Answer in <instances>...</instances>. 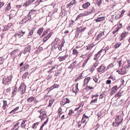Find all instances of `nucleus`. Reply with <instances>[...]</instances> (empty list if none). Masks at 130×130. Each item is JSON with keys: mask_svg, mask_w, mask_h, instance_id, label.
Here are the masks:
<instances>
[{"mask_svg": "<svg viewBox=\"0 0 130 130\" xmlns=\"http://www.w3.org/2000/svg\"><path fill=\"white\" fill-rule=\"evenodd\" d=\"M19 107H17L16 108H15L14 109H13L12 111H11L10 112V114H11V113H16V111H17V110H19Z\"/></svg>", "mask_w": 130, "mask_h": 130, "instance_id": "nucleus-34", "label": "nucleus"}, {"mask_svg": "<svg viewBox=\"0 0 130 130\" xmlns=\"http://www.w3.org/2000/svg\"><path fill=\"white\" fill-rule=\"evenodd\" d=\"M38 124H39V122H38L35 123L32 125V128H36V127H37V126L38 125Z\"/></svg>", "mask_w": 130, "mask_h": 130, "instance_id": "nucleus-39", "label": "nucleus"}, {"mask_svg": "<svg viewBox=\"0 0 130 130\" xmlns=\"http://www.w3.org/2000/svg\"><path fill=\"white\" fill-rule=\"evenodd\" d=\"M29 68V65L28 64H25L24 67H22L21 69H23V70H26Z\"/></svg>", "mask_w": 130, "mask_h": 130, "instance_id": "nucleus-54", "label": "nucleus"}, {"mask_svg": "<svg viewBox=\"0 0 130 130\" xmlns=\"http://www.w3.org/2000/svg\"><path fill=\"white\" fill-rule=\"evenodd\" d=\"M11 8L12 7H11V3H9L5 8V11L9 12V11L11 10Z\"/></svg>", "mask_w": 130, "mask_h": 130, "instance_id": "nucleus-30", "label": "nucleus"}, {"mask_svg": "<svg viewBox=\"0 0 130 130\" xmlns=\"http://www.w3.org/2000/svg\"><path fill=\"white\" fill-rule=\"evenodd\" d=\"M4 61H5V58L1 57H0V66L1 64H3V63H4Z\"/></svg>", "mask_w": 130, "mask_h": 130, "instance_id": "nucleus-48", "label": "nucleus"}, {"mask_svg": "<svg viewBox=\"0 0 130 130\" xmlns=\"http://www.w3.org/2000/svg\"><path fill=\"white\" fill-rule=\"evenodd\" d=\"M102 4V0H96L97 6H100V5Z\"/></svg>", "mask_w": 130, "mask_h": 130, "instance_id": "nucleus-44", "label": "nucleus"}, {"mask_svg": "<svg viewBox=\"0 0 130 130\" xmlns=\"http://www.w3.org/2000/svg\"><path fill=\"white\" fill-rule=\"evenodd\" d=\"M60 41L59 40V39H58V38H56V39H55V41H54L53 43L58 44V43H59V42H60Z\"/></svg>", "mask_w": 130, "mask_h": 130, "instance_id": "nucleus-50", "label": "nucleus"}, {"mask_svg": "<svg viewBox=\"0 0 130 130\" xmlns=\"http://www.w3.org/2000/svg\"><path fill=\"white\" fill-rule=\"evenodd\" d=\"M25 31H23L22 30L19 31V32L18 34H17V35H15V36H18V37L20 38L21 37H22V36H23V35H24V34H25Z\"/></svg>", "mask_w": 130, "mask_h": 130, "instance_id": "nucleus-22", "label": "nucleus"}, {"mask_svg": "<svg viewBox=\"0 0 130 130\" xmlns=\"http://www.w3.org/2000/svg\"><path fill=\"white\" fill-rule=\"evenodd\" d=\"M30 50H31V46L27 45V47L25 48L22 53L23 54H26L27 52H30Z\"/></svg>", "mask_w": 130, "mask_h": 130, "instance_id": "nucleus-14", "label": "nucleus"}, {"mask_svg": "<svg viewBox=\"0 0 130 130\" xmlns=\"http://www.w3.org/2000/svg\"><path fill=\"white\" fill-rule=\"evenodd\" d=\"M120 45H121V43H117V44H116L114 46V48H118V47H119V46H120Z\"/></svg>", "mask_w": 130, "mask_h": 130, "instance_id": "nucleus-56", "label": "nucleus"}, {"mask_svg": "<svg viewBox=\"0 0 130 130\" xmlns=\"http://www.w3.org/2000/svg\"><path fill=\"white\" fill-rule=\"evenodd\" d=\"M82 111H83V109H81L79 111L78 113H77L76 116H77V117L79 116V115H80V114L81 112H82Z\"/></svg>", "mask_w": 130, "mask_h": 130, "instance_id": "nucleus-63", "label": "nucleus"}, {"mask_svg": "<svg viewBox=\"0 0 130 130\" xmlns=\"http://www.w3.org/2000/svg\"><path fill=\"white\" fill-rule=\"evenodd\" d=\"M91 80V77H86L84 79V86H86L88 83H89V81Z\"/></svg>", "mask_w": 130, "mask_h": 130, "instance_id": "nucleus-23", "label": "nucleus"}, {"mask_svg": "<svg viewBox=\"0 0 130 130\" xmlns=\"http://www.w3.org/2000/svg\"><path fill=\"white\" fill-rule=\"evenodd\" d=\"M120 29V27H118L117 28H116L113 31V34H117V32H118V31H119Z\"/></svg>", "mask_w": 130, "mask_h": 130, "instance_id": "nucleus-31", "label": "nucleus"}, {"mask_svg": "<svg viewBox=\"0 0 130 130\" xmlns=\"http://www.w3.org/2000/svg\"><path fill=\"white\" fill-rule=\"evenodd\" d=\"M92 54H93V53L90 52L88 54H86L85 55H83L81 56V57H83V58H84V62L82 64V68H85V66H86V64H87L88 61L89 60V59H90V57H91V56H92Z\"/></svg>", "mask_w": 130, "mask_h": 130, "instance_id": "nucleus-3", "label": "nucleus"}, {"mask_svg": "<svg viewBox=\"0 0 130 130\" xmlns=\"http://www.w3.org/2000/svg\"><path fill=\"white\" fill-rule=\"evenodd\" d=\"M20 91H21L20 94H21V95H23V94H24L25 92H26V85H25V83H22L21 84L20 86L18 88V91L20 92Z\"/></svg>", "mask_w": 130, "mask_h": 130, "instance_id": "nucleus-6", "label": "nucleus"}, {"mask_svg": "<svg viewBox=\"0 0 130 130\" xmlns=\"http://www.w3.org/2000/svg\"><path fill=\"white\" fill-rule=\"evenodd\" d=\"M11 92V88L9 87L6 90V93L9 94Z\"/></svg>", "mask_w": 130, "mask_h": 130, "instance_id": "nucleus-55", "label": "nucleus"}, {"mask_svg": "<svg viewBox=\"0 0 130 130\" xmlns=\"http://www.w3.org/2000/svg\"><path fill=\"white\" fill-rule=\"evenodd\" d=\"M69 54H66V55L64 56H59L58 57V59H59V61H63V60H66V59H67V58H68V57H69Z\"/></svg>", "mask_w": 130, "mask_h": 130, "instance_id": "nucleus-15", "label": "nucleus"}, {"mask_svg": "<svg viewBox=\"0 0 130 130\" xmlns=\"http://www.w3.org/2000/svg\"><path fill=\"white\" fill-rule=\"evenodd\" d=\"M79 86V83H77L75 87H73L72 89V91L73 93H78L79 92V88L78 87Z\"/></svg>", "mask_w": 130, "mask_h": 130, "instance_id": "nucleus-16", "label": "nucleus"}, {"mask_svg": "<svg viewBox=\"0 0 130 130\" xmlns=\"http://www.w3.org/2000/svg\"><path fill=\"white\" fill-rule=\"evenodd\" d=\"M117 72L120 75H124L126 73V68L122 67L121 69H118Z\"/></svg>", "mask_w": 130, "mask_h": 130, "instance_id": "nucleus-10", "label": "nucleus"}, {"mask_svg": "<svg viewBox=\"0 0 130 130\" xmlns=\"http://www.w3.org/2000/svg\"><path fill=\"white\" fill-rule=\"evenodd\" d=\"M117 63L119 65V67H120L122 66V60L120 59V60L117 61Z\"/></svg>", "mask_w": 130, "mask_h": 130, "instance_id": "nucleus-45", "label": "nucleus"}, {"mask_svg": "<svg viewBox=\"0 0 130 130\" xmlns=\"http://www.w3.org/2000/svg\"><path fill=\"white\" fill-rule=\"evenodd\" d=\"M82 14L83 16H88V15H90V12H89V11H85L83 13H81Z\"/></svg>", "mask_w": 130, "mask_h": 130, "instance_id": "nucleus-43", "label": "nucleus"}, {"mask_svg": "<svg viewBox=\"0 0 130 130\" xmlns=\"http://www.w3.org/2000/svg\"><path fill=\"white\" fill-rule=\"evenodd\" d=\"M44 28H43V27H41L39 28L37 33L38 34H39V35L40 36V35H41V34H42V32H43V30Z\"/></svg>", "mask_w": 130, "mask_h": 130, "instance_id": "nucleus-29", "label": "nucleus"}, {"mask_svg": "<svg viewBox=\"0 0 130 130\" xmlns=\"http://www.w3.org/2000/svg\"><path fill=\"white\" fill-rule=\"evenodd\" d=\"M113 67H114V63H111L108 66L107 70H109V69H112Z\"/></svg>", "mask_w": 130, "mask_h": 130, "instance_id": "nucleus-36", "label": "nucleus"}, {"mask_svg": "<svg viewBox=\"0 0 130 130\" xmlns=\"http://www.w3.org/2000/svg\"><path fill=\"white\" fill-rule=\"evenodd\" d=\"M58 114H62V109L61 108H59L58 111Z\"/></svg>", "mask_w": 130, "mask_h": 130, "instance_id": "nucleus-57", "label": "nucleus"}, {"mask_svg": "<svg viewBox=\"0 0 130 130\" xmlns=\"http://www.w3.org/2000/svg\"><path fill=\"white\" fill-rule=\"evenodd\" d=\"M34 32V30H30L29 32V34H28L29 36H32V35H33Z\"/></svg>", "mask_w": 130, "mask_h": 130, "instance_id": "nucleus-60", "label": "nucleus"}, {"mask_svg": "<svg viewBox=\"0 0 130 130\" xmlns=\"http://www.w3.org/2000/svg\"><path fill=\"white\" fill-rule=\"evenodd\" d=\"M77 62H73L68 68V69H73L74 67L76 66V63Z\"/></svg>", "mask_w": 130, "mask_h": 130, "instance_id": "nucleus-35", "label": "nucleus"}, {"mask_svg": "<svg viewBox=\"0 0 130 130\" xmlns=\"http://www.w3.org/2000/svg\"><path fill=\"white\" fill-rule=\"evenodd\" d=\"M51 45L52 49H56V48H57L59 46L58 44H56L55 43H52Z\"/></svg>", "mask_w": 130, "mask_h": 130, "instance_id": "nucleus-24", "label": "nucleus"}, {"mask_svg": "<svg viewBox=\"0 0 130 130\" xmlns=\"http://www.w3.org/2000/svg\"><path fill=\"white\" fill-rule=\"evenodd\" d=\"M76 4H77V1L76 0H72L70 2V5H72V6H74V5H76Z\"/></svg>", "mask_w": 130, "mask_h": 130, "instance_id": "nucleus-49", "label": "nucleus"}, {"mask_svg": "<svg viewBox=\"0 0 130 130\" xmlns=\"http://www.w3.org/2000/svg\"><path fill=\"white\" fill-rule=\"evenodd\" d=\"M62 34L64 35V36H66V35H67V34H69V30H64L63 32H62Z\"/></svg>", "mask_w": 130, "mask_h": 130, "instance_id": "nucleus-64", "label": "nucleus"}, {"mask_svg": "<svg viewBox=\"0 0 130 130\" xmlns=\"http://www.w3.org/2000/svg\"><path fill=\"white\" fill-rule=\"evenodd\" d=\"M86 30V27H83L81 26L80 27L77 28V31L81 33V32H84Z\"/></svg>", "mask_w": 130, "mask_h": 130, "instance_id": "nucleus-20", "label": "nucleus"}, {"mask_svg": "<svg viewBox=\"0 0 130 130\" xmlns=\"http://www.w3.org/2000/svg\"><path fill=\"white\" fill-rule=\"evenodd\" d=\"M98 100V98H96V99H94V100H92L91 101L90 104H92V103H96Z\"/></svg>", "mask_w": 130, "mask_h": 130, "instance_id": "nucleus-52", "label": "nucleus"}, {"mask_svg": "<svg viewBox=\"0 0 130 130\" xmlns=\"http://www.w3.org/2000/svg\"><path fill=\"white\" fill-rule=\"evenodd\" d=\"M28 75H29L28 72L24 73L22 76V79H26V78H27L28 76Z\"/></svg>", "mask_w": 130, "mask_h": 130, "instance_id": "nucleus-40", "label": "nucleus"}, {"mask_svg": "<svg viewBox=\"0 0 130 130\" xmlns=\"http://www.w3.org/2000/svg\"><path fill=\"white\" fill-rule=\"evenodd\" d=\"M90 5L91 4H90V3L86 2L85 3L82 5V8L84 9H87V8H89V7H90Z\"/></svg>", "mask_w": 130, "mask_h": 130, "instance_id": "nucleus-18", "label": "nucleus"}, {"mask_svg": "<svg viewBox=\"0 0 130 130\" xmlns=\"http://www.w3.org/2000/svg\"><path fill=\"white\" fill-rule=\"evenodd\" d=\"M123 121L122 115H118L115 117V121L113 123V126L115 127L118 126L120 125Z\"/></svg>", "mask_w": 130, "mask_h": 130, "instance_id": "nucleus-1", "label": "nucleus"}, {"mask_svg": "<svg viewBox=\"0 0 130 130\" xmlns=\"http://www.w3.org/2000/svg\"><path fill=\"white\" fill-rule=\"evenodd\" d=\"M119 89V87H117V85H116L114 87H113L111 89V91L110 92V95H112L113 94L116 93L117 92V90Z\"/></svg>", "mask_w": 130, "mask_h": 130, "instance_id": "nucleus-13", "label": "nucleus"}, {"mask_svg": "<svg viewBox=\"0 0 130 130\" xmlns=\"http://www.w3.org/2000/svg\"><path fill=\"white\" fill-rule=\"evenodd\" d=\"M103 51H104V50L102 49L100 51L98 52V53L95 54L94 55V60H97V59H99L101 55V53H102Z\"/></svg>", "mask_w": 130, "mask_h": 130, "instance_id": "nucleus-11", "label": "nucleus"}, {"mask_svg": "<svg viewBox=\"0 0 130 130\" xmlns=\"http://www.w3.org/2000/svg\"><path fill=\"white\" fill-rule=\"evenodd\" d=\"M42 0H38L36 3H35V5L36 6H38L40 4V3H42Z\"/></svg>", "mask_w": 130, "mask_h": 130, "instance_id": "nucleus-53", "label": "nucleus"}, {"mask_svg": "<svg viewBox=\"0 0 130 130\" xmlns=\"http://www.w3.org/2000/svg\"><path fill=\"white\" fill-rule=\"evenodd\" d=\"M62 46H63V45H62V44H61L60 45H59L58 46V49L59 50V51H61L62 50Z\"/></svg>", "mask_w": 130, "mask_h": 130, "instance_id": "nucleus-47", "label": "nucleus"}, {"mask_svg": "<svg viewBox=\"0 0 130 130\" xmlns=\"http://www.w3.org/2000/svg\"><path fill=\"white\" fill-rule=\"evenodd\" d=\"M94 47V44H89L87 46L86 50H90V49H92Z\"/></svg>", "mask_w": 130, "mask_h": 130, "instance_id": "nucleus-26", "label": "nucleus"}, {"mask_svg": "<svg viewBox=\"0 0 130 130\" xmlns=\"http://www.w3.org/2000/svg\"><path fill=\"white\" fill-rule=\"evenodd\" d=\"M34 2H35V0L28 1L23 4V7H28V6L30 5V4H32V3H34Z\"/></svg>", "mask_w": 130, "mask_h": 130, "instance_id": "nucleus-17", "label": "nucleus"}, {"mask_svg": "<svg viewBox=\"0 0 130 130\" xmlns=\"http://www.w3.org/2000/svg\"><path fill=\"white\" fill-rule=\"evenodd\" d=\"M88 12L90 13V15H91L92 13H95V8L91 7L88 10Z\"/></svg>", "mask_w": 130, "mask_h": 130, "instance_id": "nucleus-28", "label": "nucleus"}, {"mask_svg": "<svg viewBox=\"0 0 130 130\" xmlns=\"http://www.w3.org/2000/svg\"><path fill=\"white\" fill-rule=\"evenodd\" d=\"M108 79H111L112 81H115V77L113 76V75H110V76L108 78Z\"/></svg>", "mask_w": 130, "mask_h": 130, "instance_id": "nucleus-51", "label": "nucleus"}, {"mask_svg": "<svg viewBox=\"0 0 130 130\" xmlns=\"http://www.w3.org/2000/svg\"><path fill=\"white\" fill-rule=\"evenodd\" d=\"M26 121H27V120H23L22 123H21V127L22 128H25V127H26V124H25Z\"/></svg>", "mask_w": 130, "mask_h": 130, "instance_id": "nucleus-27", "label": "nucleus"}, {"mask_svg": "<svg viewBox=\"0 0 130 130\" xmlns=\"http://www.w3.org/2000/svg\"><path fill=\"white\" fill-rule=\"evenodd\" d=\"M104 20H105V17L104 16L98 17L96 19H95V22H103Z\"/></svg>", "mask_w": 130, "mask_h": 130, "instance_id": "nucleus-19", "label": "nucleus"}, {"mask_svg": "<svg viewBox=\"0 0 130 130\" xmlns=\"http://www.w3.org/2000/svg\"><path fill=\"white\" fill-rule=\"evenodd\" d=\"M19 124H20L19 122L16 123L14 125V127L11 130H18L19 129Z\"/></svg>", "mask_w": 130, "mask_h": 130, "instance_id": "nucleus-25", "label": "nucleus"}, {"mask_svg": "<svg viewBox=\"0 0 130 130\" xmlns=\"http://www.w3.org/2000/svg\"><path fill=\"white\" fill-rule=\"evenodd\" d=\"M83 75L82 74H80L79 76L75 79V82H78V81H80L82 79Z\"/></svg>", "mask_w": 130, "mask_h": 130, "instance_id": "nucleus-38", "label": "nucleus"}, {"mask_svg": "<svg viewBox=\"0 0 130 130\" xmlns=\"http://www.w3.org/2000/svg\"><path fill=\"white\" fill-rule=\"evenodd\" d=\"M59 85L57 84H54V85H53L52 86H51L50 89V90H53V89H55L56 88H58Z\"/></svg>", "mask_w": 130, "mask_h": 130, "instance_id": "nucleus-37", "label": "nucleus"}, {"mask_svg": "<svg viewBox=\"0 0 130 130\" xmlns=\"http://www.w3.org/2000/svg\"><path fill=\"white\" fill-rule=\"evenodd\" d=\"M126 34H127V32H126L125 31L122 32V34L121 36V39H120L121 41V40H123V38H124V37H125V36H126Z\"/></svg>", "mask_w": 130, "mask_h": 130, "instance_id": "nucleus-33", "label": "nucleus"}, {"mask_svg": "<svg viewBox=\"0 0 130 130\" xmlns=\"http://www.w3.org/2000/svg\"><path fill=\"white\" fill-rule=\"evenodd\" d=\"M33 14V11H30L28 14L27 16H25L24 18H23L22 20V22H20V24H22L23 22H24V23H26L27 21H29V20H31L32 19V17H31V15Z\"/></svg>", "mask_w": 130, "mask_h": 130, "instance_id": "nucleus-5", "label": "nucleus"}, {"mask_svg": "<svg viewBox=\"0 0 130 130\" xmlns=\"http://www.w3.org/2000/svg\"><path fill=\"white\" fill-rule=\"evenodd\" d=\"M73 54L74 55H75V56H77L78 55V51L76 49H73Z\"/></svg>", "mask_w": 130, "mask_h": 130, "instance_id": "nucleus-42", "label": "nucleus"}, {"mask_svg": "<svg viewBox=\"0 0 130 130\" xmlns=\"http://www.w3.org/2000/svg\"><path fill=\"white\" fill-rule=\"evenodd\" d=\"M47 32H48L47 30H45L43 33L42 37H44L45 36V35H46V34H47Z\"/></svg>", "mask_w": 130, "mask_h": 130, "instance_id": "nucleus-61", "label": "nucleus"}, {"mask_svg": "<svg viewBox=\"0 0 130 130\" xmlns=\"http://www.w3.org/2000/svg\"><path fill=\"white\" fill-rule=\"evenodd\" d=\"M38 112H39L40 115L39 116V118L41 119V120H44L45 119L46 117H47V115L46 114V111L44 109H42L40 111H38Z\"/></svg>", "mask_w": 130, "mask_h": 130, "instance_id": "nucleus-4", "label": "nucleus"}, {"mask_svg": "<svg viewBox=\"0 0 130 130\" xmlns=\"http://www.w3.org/2000/svg\"><path fill=\"white\" fill-rule=\"evenodd\" d=\"M82 17H83V14H80L76 18V21H78V20H80V19H81V18H82Z\"/></svg>", "mask_w": 130, "mask_h": 130, "instance_id": "nucleus-41", "label": "nucleus"}, {"mask_svg": "<svg viewBox=\"0 0 130 130\" xmlns=\"http://www.w3.org/2000/svg\"><path fill=\"white\" fill-rule=\"evenodd\" d=\"M105 38V35L104 34V31H102V32L99 34L97 36L95 40H102L103 38Z\"/></svg>", "mask_w": 130, "mask_h": 130, "instance_id": "nucleus-8", "label": "nucleus"}, {"mask_svg": "<svg viewBox=\"0 0 130 130\" xmlns=\"http://www.w3.org/2000/svg\"><path fill=\"white\" fill-rule=\"evenodd\" d=\"M34 100H35V98H34L32 96H31L27 99V102H29V103H31V102H33Z\"/></svg>", "mask_w": 130, "mask_h": 130, "instance_id": "nucleus-32", "label": "nucleus"}, {"mask_svg": "<svg viewBox=\"0 0 130 130\" xmlns=\"http://www.w3.org/2000/svg\"><path fill=\"white\" fill-rule=\"evenodd\" d=\"M70 102H71L70 99H68L67 98L63 97L62 98V101L60 102V105H66V104H67V103H70Z\"/></svg>", "mask_w": 130, "mask_h": 130, "instance_id": "nucleus-9", "label": "nucleus"}, {"mask_svg": "<svg viewBox=\"0 0 130 130\" xmlns=\"http://www.w3.org/2000/svg\"><path fill=\"white\" fill-rule=\"evenodd\" d=\"M85 89H86V90H92V89H94V87H90V86H86Z\"/></svg>", "mask_w": 130, "mask_h": 130, "instance_id": "nucleus-59", "label": "nucleus"}, {"mask_svg": "<svg viewBox=\"0 0 130 130\" xmlns=\"http://www.w3.org/2000/svg\"><path fill=\"white\" fill-rule=\"evenodd\" d=\"M53 100H49V106H51V105H52L53 103Z\"/></svg>", "mask_w": 130, "mask_h": 130, "instance_id": "nucleus-62", "label": "nucleus"}, {"mask_svg": "<svg viewBox=\"0 0 130 130\" xmlns=\"http://www.w3.org/2000/svg\"><path fill=\"white\" fill-rule=\"evenodd\" d=\"M52 35V33L50 32L46 37L44 38L43 42H46L47 40H49L50 38V37H51Z\"/></svg>", "mask_w": 130, "mask_h": 130, "instance_id": "nucleus-21", "label": "nucleus"}, {"mask_svg": "<svg viewBox=\"0 0 130 130\" xmlns=\"http://www.w3.org/2000/svg\"><path fill=\"white\" fill-rule=\"evenodd\" d=\"M22 53L23 52L20 51V49H16L10 53V55L11 57L15 59L17 56H19V57H20L22 55Z\"/></svg>", "mask_w": 130, "mask_h": 130, "instance_id": "nucleus-2", "label": "nucleus"}, {"mask_svg": "<svg viewBox=\"0 0 130 130\" xmlns=\"http://www.w3.org/2000/svg\"><path fill=\"white\" fill-rule=\"evenodd\" d=\"M6 106H7V101H4L3 106V109H6Z\"/></svg>", "mask_w": 130, "mask_h": 130, "instance_id": "nucleus-46", "label": "nucleus"}, {"mask_svg": "<svg viewBox=\"0 0 130 130\" xmlns=\"http://www.w3.org/2000/svg\"><path fill=\"white\" fill-rule=\"evenodd\" d=\"M106 70V67L104 64H102L99 68H98V73H104Z\"/></svg>", "mask_w": 130, "mask_h": 130, "instance_id": "nucleus-12", "label": "nucleus"}, {"mask_svg": "<svg viewBox=\"0 0 130 130\" xmlns=\"http://www.w3.org/2000/svg\"><path fill=\"white\" fill-rule=\"evenodd\" d=\"M12 76H5L3 79V82H2L3 84H4L5 85H8V84H9V82L12 81Z\"/></svg>", "mask_w": 130, "mask_h": 130, "instance_id": "nucleus-7", "label": "nucleus"}, {"mask_svg": "<svg viewBox=\"0 0 130 130\" xmlns=\"http://www.w3.org/2000/svg\"><path fill=\"white\" fill-rule=\"evenodd\" d=\"M121 94H122V93H121L120 91H118V93L116 94V96L120 97V96H121Z\"/></svg>", "mask_w": 130, "mask_h": 130, "instance_id": "nucleus-58", "label": "nucleus"}]
</instances>
